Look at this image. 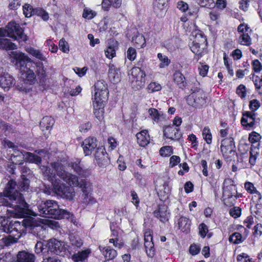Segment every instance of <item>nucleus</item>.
Returning <instances> with one entry per match:
<instances>
[{"label":"nucleus","mask_w":262,"mask_h":262,"mask_svg":"<svg viewBox=\"0 0 262 262\" xmlns=\"http://www.w3.org/2000/svg\"><path fill=\"white\" fill-rule=\"evenodd\" d=\"M16 182L10 180L6 185L3 192L0 193V207H9L11 209L7 211L10 215H23L26 213L28 207L22 194L16 189Z\"/></svg>","instance_id":"1"},{"label":"nucleus","mask_w":262,"mask_h":262,"mask_svg":"<svg viewBox=\"0 0 262 262\" xmlns=\"http://www.w3.org/2000/svg\"><path fill=\"white\" fill-rule=\"evenodd\" d=\"M30 228L31 232L41 238L46 232V228L36 222V220L29 217L24 219L21 223L16 221H11L9 223V232L13 238H3L5 245L9 246L13 243H16L23 235L26 233V229Z\"/></svg>","instance_id":"2"},{"label":"nucleus","mask_w":262,"mask_h":262,"mask_svg":"<svg viewBox=\"0 0 262 262\" xmlns=\"http://www.w3.org/2000/svg\"><path fill=\"white\" fill-rule=\"evenodd\" d=\"M52 169L49 166H42L41 170L43 176L52 183L57 179L56 175L63 181L71 186L78 185V179L77 176L64 170V166L59 162L51 163Z\"/></svg>","instance_id":"3"},{"label":"nucleus","mask_w":262,"mask_h":262,"mask_svg":"<svg viewBox=\"0 0 262 262\" xmlns=\"http://www.w3.org/2000/svg\"><path fill=\"white\" fill-rule=\"evenodd\" d=\"M40 216L45 217H51L60 220L62 218H68L69 212L67 210L59 208L57 202L48 200L37 206Z\"/></svg>","instance_id":"4"},{"label":"nucleus","mask_w":262,"mask_h":262,"mask_svg":"<svg viewBox=\"0 0 262 262\" xmlns=\"http://www.w3.org/2000/svg\"><path fill=\"white\" fill-rule=\"evenodd\" d=\"M9 55L10 61L20 72L24 71L32 61L25 53L18 51H11Z\"/></svg>","instance_id":"5"},{"label":"nucleus","mask_w":262,"mask_h":262,"mask_svg":"<svg viewBox=\"0 0 262 262\" xmlns=\"http://www.w3.org/2000/svg\"><path fill=\"white\" fill-rule=\"evenodd\" d=\"M46 246L48 248V252L63 257L68 255V245L63 242L52 238L47 242Z\"/></svg>","instance_id":"6"},{"label":"nucleus","mask_w":262,"mask_h":262,"mask_svg":"<svg viewBox=\"0 0 262 262\" xmlns=\"http://www.w3.org/2000/svg\"><path fill=\"white\" fill-rule=\"evenodd\" d=\"M54 192L57 195L68 200H72L75 196L74 189L66 186L58 179H55L52 183Z\"/></svg>","instance_id":"7"},{"label":"nucleus","mask_w":262,"mask_h":262,"mask_svg":"<svg viewBox=\"0 0 262 262\" xmlns=\"http://www.w3.org/2000/svg\"><path fill=\"white\" fill-rule=\"evenodd\" d=\"M229 182V183L233 182L230 180L228 181H225L224 182L223 189V197L224 198L223 202L225 205L228 207H231L233 206L237 199V196L235 195V192L237 191L235 189V186L232 184H230L229 185L225 186V184Z\"/></svg>","instance_id":"8"},{"label":"nucleus","mask_w":262,"mask_h":262,"mask_svg":"<svg viewBox=\"0 0 262 262\" xmlns=\"http://www.w3.org/2000/svg\"><path fill=\"white\" fill-rule=\"evenodd\" d=\"M8 37L19 42L25 41L27 40V36L24 33V30L18 24L11 21L6 26Z\"/></svg>","instance_id":"9"},{"label":"nucleus","mask_w":262,"mask_h":262,"mask_svg":"<svg viewBox=\"0 0 262 262\" xmlns=\"http://www.w3.org/2000/svg\"><path fill=\"white\" fill-rule=\"evenodd\" d=\"M189 105L194 107H200L206 104V96L203 91L198 90L189 95L186 99Z\"/></svg>","instance_id":"10"},{"label":"nucleus","mask_w":262,"mask_h":262,"mask_svg":"<svg viewBox=\"0 0 262 262\" xmlns=\"http://www.w3.org/2000/svg\"><path fill=\"white\" fill-rule=\"evenodd\" d=\"M108 97V91L106 82L103 80L97 81L94 85L93 100L107 101Z\"/></svg>","instance_id":"11"},{"label":"nucleus","mask_w":262,"mask_h":262,"mask_svg":"<svg viewBox=\"0 0 262 262\" xmlns=\"http://www.w3.org/2000/svg\"><path fill=\"white\" fill-rule=\"evenodd\" d=\"M129 75L132 77L133 83L134 84V86H136L137 89H139L144 86L146 74L141 68L137 67L133 68L130 71Z\"/></svg>","instance_id":"12"},{"label":"nucleus","mask_w":262,"mask_h":262,"mask_svg":"<svg viewBox=\"0 0 262 262\" xmlns=\"http://www.w3.org/2000/svg\"><path fill=\"white\" fill-rule=\"evenodd\" d=\"M235 147L232 138L224 139L221 142V150L223 156L231 159L235 155Z\"/></svg>","instance_id":"13"},{"label":"nucleus","mask_w":262,"mask_h":262,"mask_svg":"<svg viewBox=\"0 0 262 262\" xmlns=\"http://www.w3.org/2000/svg\"><path fill=\"white\" fill-rule=\"evenodd\" d=\"M95 160L96 163L99 167H103L108 163L107 153L103 146H98L95 153Z\"/></svg>","instance_id":"14"},{"label":"nucleus","mask_w":262,"mask_h":262,"mask_svg":"<svg viewBox=\"0 0 262 262\" xmlns=\"http://www.w3.org/2000/svg\"><path fill=\"white\" fill-rule=\"evenodd\" d=\"M255 119V113L245 111L243 113L241 123L243 126H245L247 129H250L254 126L256 122Z\"/></svg>","instance_id":"15"},{"label":"nucleus","mask_w":262,"mask_h":262,"mask_svg":"<svg viewBox=\"0 0 262 262\" xmlns=\"http://www.w3.org/2000/svg\"><path fill=\"white\" fill-rule=\"evenodd\" d=\"M98 141L96 138L88 137L82 143V146L85 156L91 155L93 150L98 147Z\"/></svg>","instance_id":"16"},{"label":"nucleus","mask_w":262,"mask_h":262,"mask_svg":"<svg viewBox=\"0 0 262 262\" xmlns=\"http://www.w3.org/2000/svg\"><path fill=\"white\" fill-rule=\"evenodd\" d=\"M175 219L176 223L181 231L186 233L190 231L191 222L189 218L184 216L177 215Z\"/></svg>","instance_id":"17"},{"label":"nucleus","mask_w":262,"mask_h":262,"mask_svg":"<svg viewBox=\"0 0 262 262\" xmlns=\"http://www.w3.org/2000/svg\"><path fill=\"white\" fill-rule=\"evenodd\" d=\"M153 213L154 216L159 219L162 223H165L169 220L170 212L166 206H159Z\"/></svg>","instance_id":"18"},{"label":"nucleus","mask_w":262,"mask_h":262,"mask_svg":"<svg viewBox=\"0 0 262 262\" xmlns=\"http://www.w3.org/2000/svg\"><path fill=\"white\" fill-rule=\"evenodd\" d=\"M107 101L95 100H93V104L94 106V114L95 117L101 121L103 119L104 107L105 103Z\"/></svg>","instance_id":"19"},{"label":"nucleus","mask_w":262,"mask_h":262,"mask_svg":"<svg viewBox=\"0 0 262 262\" xmlns=\"http://www.w3.org/2000/svg\"><path fill=\"white\" fill-rule=\"evenodd\" d=\"M164 135L166 138L177 140L181 137L182 134L178 128L174 125H170L165 127L164 130Z\"/></svg>","instance_id":"20"},{"label":"nucleus","mask_w":262,"mask_h":262,"mask_svg":"<svg viewBox=\"0 0 262 262\" xmlns=\"http://www.w3.org/2000/svg\"><path fill=\"white\" fill-rule=\"evenodd\" d=\"M14 84L15 80L9 74L5 73L0 75V87L2 88L8 90Z\"/></svg>","instance_id":"21"},{"label":"nucleus","mask_w":262,"mask_h":262,"mask_svg":"<svg viewBox=\"0 0 262 262\" xmlns=\"http://www.w3.org/2000/svg\"><path fill=\"white\" fill-rule=\"evenodd\" d=\"M35 255L28 251L23 250L19 251L17 254V262H34Z\"/></svg>","instance_id":"22"},{"label":"nucleus","mask_w":262,"mask_h":262,"mask_svg":"<svg viewBox=\"0 0 262 262\" xmlns=\"http://www.w3.org/2000/svg\"><path fill=\"white\" fill-rule=\"evenodd\" d=\"M191 40H193L192 42L195 43L200 44L202 46H206L207 39L205 36L202 33L200 30H195L192 32Z\"/></svg>","instance_id":"23"},{"label":"nucleus","mask_w":262,"mask_h":262,"mask_svg":"<svg viewBox=\"0 0 262 262\" xmlns=\"http://www.w3.org/2000/svg\"><path fill=\"white\" fill-rule=\"evenodd\" d=\"M137 142L140 146L145 147L149 143L150 137L146 130H143L136 135Z\"/></svg>","instance_id":"24"},{"label":"nucleus","mask_w":262,"mask_h":262,"mask_svg":"<svg viewBox=\"0 0 262 262\" xmlns=\"http://www.w3.org/2000/svg\"><path fill=\"white\" fill-rule=\"evenodd\" d=\"M152 237H144V247L147 256L152 257L155 254V249Z\"/></svg>","instance_id":"25"},{"label":"nucleus","mask_w":262,"mask_h":262,"mask_svg":"<svg viewBox=\"0 0 262 262\" xmlns=\"http://www.w3.org/2000/svg\"><path fill=\"white\" fill-rule=\"evenodd\" d=\"M78 185L77 186H79L82 188L83 192V203L85 204H93L96 202L95 200L89 193L87 192L86 190V184L84 181H82L79 182L78 181ZM75 187L76 186H74Z\"/></svg>","instance_id":"26"},{"label":"nucleus","mask_w":262,"mask_h":262,"mask_svg":"<svg viewBox=\"0 0 262 262\" xmlns=\"http://www.w3.org/2000/svg\"><path fill=\"white\" fill-rule=\"evenodd\" d=\"M108 76L111 80L114 83L120 81L121 78V73L119 68L114 66L110 67L108 72Z\"/></svg>","instance_id":"27"},{"label":"nucleus","mask_w":262,"mask_h":262,"mask_svg":"<svg viewBox=\"0 0 262 262\" xmlns=\"http://www.w3.org/2000/svg\"><path fill=\"white\" fill-rule=\"evenodd\" d=\"M30 64L31 68H33L35 73L37 74L39 78H44L46 77V71L42 62H35L31 61Z\"/></svg>","instance_id":"28"},{"label":"nucleus","mask_w":262,"mask_h":262,"mask_svg":"<svg viewBox=\"0 0 262 262\" xmlns=\"http://www.w3.org/2000/svg\"><path fill=\"white\" fill-rule=\"evenodd\" d=\"M99 249L102 252L104 257L108 260L113 259L117 255V251L110 246H106L104 247L100 246Z\"/></svg>","instance_id":"29"},{"label":"nucleus","mask_w":262,"mask_h":262,"mask_svg":"<svg viewBox=\"0 0 262 262\" xmlns=\"http://www.w3.org/2000/svg\"><path fill=\"white\" fill-rule=\"evenodd\" d=\"M22 75H24L26 77V79L32 83H34L36 79V75L35 74L34 70L33 68H31V64H29L28 66H27V68L24 71L20 72Z\"/></svg>","instance_id":"30"},{"label":"nucleus","mask_w":262,"mask_h":262,"mask_svg":"<svg viewBox=\"0 0 262 262\" xmlns=\"http://www.w3.org/2000/svg\"><path fill=\"white\" fill-rule=\"evenodd\" d=\"M54 122V120L52 117L45 116L40 122V127L42 131L50 130Z\"/></svg>","instance_id":"31"},{"label":"nucleus","mask_w":262,"mask_h":262,"mask_svg":"<svg viewBox=\"0 0 262 262\" xmlns=\"http://www.w3.org/2000/svg\"><path fill=\"white\" fill-rule=\"evenodd\" d=\"M90 252L88 249L78 251L72 256V259L74 262H83L89 257Z\"/></svg>","instance_id":"32"},{"label":"nucleus","mask_w":262,"mask_h":262,"mask_svg":"<svg viewBox=\"0 0 262 262\" xmlns=\"http://www.w3.org/2000/svg\"><path fill=\"white\" fill-rule=\"evenodd\" d=\"M25 151H20L15 148L13 149V153L11 155V160L13 163H15L16 164H20L23 163L24 160V153Z\"/></svg>","instance_id":"33"},{"label":"nucleus","mask_w":262,"mask_h":262,"mask_svg":"<svg viewBox=\"0 0 262 262\" xmlns=\"http://www.w3.org/2000/svg\"><path fill=\"white\" fill-rule=\"evenodd\" d=\"M25 50L30 55L41 61H45L46 59V57L39 50L36 49L33 47H28L26 48Z\"/></svg>","instance_id":"34"},{"label":"nucleus","mask_w":262,"mask_h":262,"mask_svg":"<svg viewBox=\"0 0 262 262\" xmlns=\"http://www.w3.org/2000/svg\"><path fill=\"white\" fill-rule=\"evenodd\" d=\"M70 166L79 175L83 177H86L88 175V171L86 170L83 169L80 165V161L76 160V161L71 162Z\"/></svg>","instance_id":"35"},{"label":"nucleus","mask_w":262,"mask_h":262,"mask_svg":"<svg viewBox=\"0 0 262 262\" xmlns=\"http://www.w3.org/2000/svg\"><path fill=\"white\" fill-rule=\"evenodd\" d=\"M173 78L174 82L181 89H183L185 87L186 82L185 81V77L179 71H177L173 74Z\"/></svg>","instance_id":"36"},{"label":"nucleus","mask_w":262,"mask_h":262,"mask_svg":"<svg viewBox=\"0 0 262 262\" xmlns=\"http://www.w3.org/2000/svg\"><path fill=\"white\" fill-rule=\"evenodd\" d=\"M24 160L30 163L39 164L41 163V159L40 157L31 152L24 151Z\"/></svg>","instance_id":"37"},{"label":"nucleus","mask_w":262,"mask_h":262,"mask_svg":"<svg viewBox=\"0 0 262 262\" xmlns=\"http://www.w3.org/2000/svg\"><path fill=\"white\" fill-rule=\"evenodd\" d=\"M0 48L12 50L17 49V46L7 38H0Z\"/></svg>","instance_id":"38"},{"label":"nucleus","mask_w":262,"mask_h":262,"mask_svg":"<svg viewBox=\"0 0 262 262\" xmlns=\"http://www.w3.org/2000/svg\"><path fill=\"white\" fill-rule=\"evenodd\" d=\"M259 154V149L256 146L252 145L250 151L249 163L252 166L255 164L257 157Z\"/></svg>","instance_id":"39"},{"label":"nucleus","mask_w":262,"mask_h":262,"mask_svg":"<svg viewBox=\"0 0 262 262\" xmlns=\"http://www.w3.org/2000/svg\"><path fill=\"white\" fill-rule=\"evenodd\" d=\"M205 47L206 46H202L200 44L195 43L194 42H192L190 46L191 51L198 56V58L202 56V53Z\"/></svg>","instance_id":"40"},{"label":"nucleus","mask_w":262,"mask_h":262,"mask_svg":"<svg viewBox=\"0 0 262 262\" xmlns=\"http://www.w3.org/2000/svg\"><path fill=\"white\" fill-rule=\"evenodd\" d=\"M167 2V1L156 0L155 2L154 3V11L156 12H158L159 11H166Z\"/></svg>","instance_id":"41"},{"label":"nucleus","mask_w":262,"mask_h":262,"mask_svg":"<svg viewBox=\"0 0 262 262\" xmlns=\"http://www.w3.org/2000/svg\"><path fill=\"white\" fill-rule=\"evenodd\" d=\"M241 233L239 232H234L231 235L229 238V241L234 244H238L242 243L244 241Z\"/></svg>","instance_id":"42"},{"label":"nucleus","mask_w":262,"mask_h":262,"mask_svg":"<svg viewBox=\"0 0 262 262\" xmlns=\"http://www.w3.org/2000/svg\"><path fill=\"white\" fill-rule=\"evenodd\" d=\"M238 42L242 45L249 46L251 44V39L248 33H243L239 37Z\"/></svg>","instance_id":"43"},{"label":"nucleus","mask_w":262,"mask_h":262,"mask_svg":"<svg viewBox=\"0 0 262 262\" xmlns=\"http://www.w3.org/2000/svg\"><path fill=\"white\" fill-rule=\"evenodd\" d=\"M148 113L152 120L156 122H158L162 116V114L159 113L157 109L154 108H149L148 110Z\"/></svg>","instance_id":"44"},{"label":"nucleus","mask_w":262,"mask_h":262,"mask_svg":"<svg viewBox=\"0 0 262 262\" xmlns=\"http://www.w3.org/2000/svg\"><path fill=\"white\" fill-rule=\"evenodd\" d=\"M132 41L136 44L137 47L143 48L145 44V40L144 37L142 34H139L133 38Z\"/></svg>","instance_id":"45"},{"label":"nucleus","mask_w":262,"mask_h":262,"mask_svg":"<svg viewBox=\"0 0 262 262\" xmlns=\"http://www.w3.org/2000/svg\"><path fill=\"white\" fill-rule=\"evenodd\" d=\"M161 89L162 86L157 82H150L147 87V91L150 93L160 91Z\"/></svg>","instance_id":"46"},{"label":"nucleus","mask_w":262,"mask_h":262,"mask_svg":"<svg viewBox=\"0 0 262 262\" xmlns=\"http://www.w3.org/2000/svg\"><path fill=\"white\" fill-rule=\"evenodd\" d=\"M29 186V180L27 179L25 175L21 176V180L19 182L18 188L21 191H26L28 189Z\"/></svg>","instance_id":"47"},{"label":"nucleus","mask_w":262,"mask_h":262,"mask_svg":"<svg viewBox=\"0 0 262 262\" xmlns=\"http://www.w3.org/2000/svg\"><path fill=\"white\" fill-rule=\"evenodd\" d=\"M157 56L158 58L159 59L160 61H161L159 64V67L161 68H165V67L168 66L170 63V60L166 56L164 55L162 53H159L158 54Z\"/></svg>","instance_id":"48"},{"label":"nucleus","mask_w":262,"mask_h":262,"mask_svg":"<svg viewBox=\"0 0 262 262\" xmlns=\"http://www.w3.org/2000/svg\"><path fill=\"white\" fill-rule=\"evenodd\" d=\"M202 134L203 138L208 144L212 142V135L208 127H205L203 130Z\"/></svg>","instance_id":"49"},{"label":"nucleus","mask_w":262,"mask_h":262,"mask_svg":"<svg viewBox=\"0 0 262 262\" xmlns=\"http://www.w3.org/2000/svg\"><path fill=\"white\" fill-rule=\"evenodd\" d=\"M34 12L33 13L34 15H36L37 16H40L43 20H48L49 17L48 13L46 12L43 9L39 8H34Z\"/></svg>","instance_id":"50"},{"label":"nucleus","mask_w":262,"mask_h":262,"mask_svg":"<svg viewBox=\"0 0 262 262\" xmlns=\"http://www.w3.org/2000/svg\"><path fill=\"white\" fill-rule=\"evenodd\" d=\"M97 13L95 11L89 8H85L83 10L82 17L85 19H91L93 18Z\"/></svg>","instance_id":"51"},{"label":"nucleus","mask_w":262,"mask_h":262,"mask_svg":"<svg viewBox=\"0 0 262 262\" xmlns=\"http://www.w3.org/2000/svg\"><path fill=\"white\" fill-rule=\"evenodd\" d=\"M34 8L29 4H26L23 6V12L27 17H30L33 15Z\"/></svg>","instance_id":"52"},{"label":"nucleus","mask_w":262,"mask_h":262,"mask_svg":"<svg viewBox=\"0 0 262 262\" xmlns=\"http://www.w3.org/2000/svg\"><path fill=\"white\" fill-rule=\"evenodd\" d=\"M70 243L72 245L79 248L83 245L82 241L78 237L71 235L70 237Z\"/></svg>","instance_id":"53"},{"label":"nucleus","mask_w":262,"mask_h":262,"mask_svg":"<svg viewBox=\"0 0 262 262\" xmlns=\"http://www.w3.org/2000/svg\"><path fill=\"white\" fill-rule=\"evenodd\" d=\"M105 56L109 58L112 59L116 56V49L114 46H110L105 50Z\"/></svg>","instance_id":"54"},{"label":"nucleus","mask_w":262,"mask_h":262,"mask_svg":"<svg viewBox=\"0 0 262 262\" xmlns=\"http://www.w3.org/2000/svg\"><path fill=\"white\" fill-rule=\"evenodd\" d=\"M59 47L60 50L63 53H68L69 52V46L68 43L64 38H62L59 40Z\"/></svg>","instance_id":"55"},{"label":"nucleus","mask_w":262,"mask_h":262,"mask_svg":"<svg viewBox=\"0 0 262 262\" xmlns=\"http://www.w3.org/2000/svg\"><path fill=\"white\" fill-rule=\"evenodd\" d=\"M260 106V103L257 99H252L249 102V108L251 110L250 112L255 113Z\"/></svg>","instance_id":"56"},{"label":"nucleus","mask_w":262,"mask_h":262,"mask_svg":"<svg viewBox=\"0 0 262 262\" xmlns=\"http://www.w3.org/2000/svg\"><path fill=\"white\" fill-rule=\"evenodd\" d=\"M10 222L8 219H3L1 222L0 230L8 233L9 231V223Z\"/></svg>","instance_id":"57"},{"label":"nucleus","mask_w":262,"mask_h":262,"mask_svg":"<svg viewBox=\"0 0 262 262\" xmlns=\"http://www.w3.org/2000/svg\"><path fill=\"white\" fill-rule=\"evenodd\" d=\"M229 214L234 219H236L241 216V209L238 207H233L229 210Z\"/></svg>","instance_id":"58"},{"label":"nucleus","mask_w":262,"mask_h":262,"mask_svg":"<svg viewBox=\"0 0 262 262\" xmlns=\"http://www.w3.org/2000/svg\"><path fill=\"white\" fill-rule=\"evenodd\" d=\"M109 242L110 243H112L115 248L119 249H121L124 246L123 242H122L119 238H110L109 239Z\"/></svg>","instance_id":"59"},{"label":"nucleus","mask_w":262,"mask_h":262,"mask_svg":"<svg viewBox=\"0 0 262 262\" xmlns=\"http://www.w3.org/2000/svg\"><path fill=\"white\" fill-rule=\"evenodd\" d=\"M199 230L200 236L204 238L208 232V227L204 223H201L199 226Z\"/></svg>","instance_id":"60"},{"label":"nucleus","mask_w":262,"mask_h":262,"mask_svg":"<svg viewBox=\"0 0 262 262\" xmlns=\"http://www.w3.org/2000/svg\"><path fill=\"white\" fill-rule=\"evenodd\" d=\"M160 154L162 156H169L171 154V148L170 146H166L162 147L160 150Z\"/></svg>","instance_id":"61"},{"label":"nucleus","mask_w":262,"mask_h":262,"mask_svg":"<svg viewBox=\"0 0 262 262\" xmlns=\"http://www.w3.org/2000/svg\"><path fill=\"white\" fill-rule=\"evenodd\" d=\"M136 55L137 53L136 50L132 47L129 48L127 51V58L131 61H133L136 58Z\"/></svg>","instance_id":"62"},{"label":"nucleus","mask_w":262,"mask_h":262,"mask_svg":"<svg viewBox=\"0 0 262 262\" xmlns=\"http://www.w3.org/2000/svg\"><path fill=\"white\" fill-rule=\"evenodd\" d=\"M236 94L242 98L246 96V87L243 84H240L236 89Z\"/></svg>","instance_id":"63"},{"label":"nucleus","mask_w":262,"mask_h":262,"mask_svg":"<svg viewBox=\"0 0 262 262\" xmlns=\"http://www.w3.org/2000/svg\"><path fill=\"white\" fill-rule=\"evenodd\" d=\"M237 260L238 262H250V258L247 254L243 253L237 255Z\"/></svg>","instance_id":"64"}]
</instances>
